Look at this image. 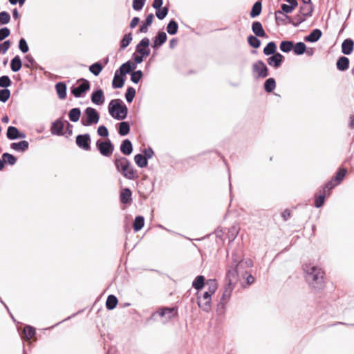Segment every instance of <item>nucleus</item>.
I'll list each match as a JSON object with an SVG mask.
<instances>
[{"label":"nucleus","mask_w":354,"mask_h":354,"mask_svg":"<svg viewBox=\"0 0 354 354\" xmlns=\"http://www.w3.org/2000/svg\"><path fill=\"white\" fill-rule=\"evenodd\" d=\"M7 137L9 139L14 140L17 138H24L25 133L19 132V130L15 127H9L7 131Z\"/></svg>","instance_id":"obj_13"},{"label":"nucleus","mask_w":354,"mask_h":354,"mask_svg":"<svg viewBox=\"0 0 354 354\" xmlns=\"http://www.w3.org/2000/svg\"><path fill=\"white\" fill-rule=\"evenodd\" d=\"M10 80L8 76H2L0 77V86L8 87L10 85Z\"/></svg>","instance_id":"obj_52"},{"label":"nucleus","mask_w":354,"mask_h":354,"mask_svg":"<svg viewBox=\"0 0 354 354\" xmlns=\"http://www.w3.org/2000/svg\"><path fill=\"white\" fill-rule=\"evenodd\" d=\"M176 315V310L174 308H163L153 313L152 317L154 319L160 317L162 322H165L175 317Z\"/></svg>","instance_id":"obj_4"},{"label":"nucleus","mask_w":354,"mask_h":354,"mask_svg":"<svg viewBox=\"0 0 354 354\" xmlns=\"http://www.w3.org/2000/svg\"><path fill=\"white\" fill-rule=\"evenodd\" d=\"M252 29L253 32L257 37H266L265 30L263 28L261 24L259 21H255L252 24Z\"/></svg>","instance_id":"obj_18"},{"label":"nucleus","mask_w":354,"mask_h":354,"mask_svg":"<svg viewBox=\"0 0 354 354\" xmlns=\"http://www.w3.org/2000/svg\"><path fill=\"white\" fill-rule=\"evenodd\" d=\"M293 6L287 4H282L281 5V10L285 13H290L292 12V10L295 9Z\"/></svg>","instance_id":"obj_58"},{"label":"nucleus","mask_w":354,"mask_h":354,"mask_svg":"<svg viewBox=\"0 0 354 354\" xmlns=\"http://www.w3.org/2000/svg\"><path fill=\"white\" fill-rule=\"evenodd\" d=\"M205 278L203 276H198L193 281V287L196 290H201L205 286Z\"/></svg>","instance_id":"obj_31"},{"label":"nucleus","mask_w":354,"mask_h":354,"mask_svg":"<svg viewBox=\"0 0 354 354\" xmlns=\"http://www.w3.org/2000/svg\"><path fill=\"white\" fill-rule=\"evenodd\" d=\"M276 50H277V46H276L275 43L273 41H270L263 48V53L266 55H274L276 53H275Z\"/></svg>","instance_id":"obj_28"},{"label":"nucleus","mask_w":354,"mask_h":354,"mask_svg":"<svg viewBox=\"0 0 354 354\" xmlns=\"http://www.w3.org/2000/svg\"><path fill=\"white\" fill-rule=\"evenodd\" d=\"M120 150L122 153L125 155H129L131 153L133 148L132 145L130 140H124L120 146Z\"/></svg>","instance_id":"obj_19"},{"label":"nucleus","mask_w":354,"mask_h":354,"mask_svg":"<svg viewBox=\"0 0 354 354\" xmlns=\"http://www.w3.org/2000/svg\"><path fill=\"white\" fill-rule=\"evenodd\" d=\"M10 66L12 71L14 72H17L21 69V61L19 57L16 56L12 59Z\"/></svg>","instance_id":"obj_30"},{"label":"nucleus","mask_w":354,"mask_h":354,"mask_svg":"<svg viewBox=\"0 0 354 354\" xmlns=\"http://www.w3.org/2000/svg\"><path fill=\"white\" fill-rule=\"evenodd\" d=\"M206 291L204 293H207L209 297H211L216 292L218 284L216 280L209 279L205 282V286Z\"/></svg>","instance_id":"obj_15"},{"label":"nucleus","mask_w":354,"mask_h":354,"mask_svg":"<svg viewBox=\"0 0 354 354\" xmlns=\"http://www.w3.org/2000/svg\"><path fill=\"white\" fill-rule=\"evenodd\" d=\"M283 57L280 53H275L268 59V64L273 67L278 68L282 61Z\"/></svg>","instance_id":"obj_14"},{"label":"nucleus","mask_w":354,"mask_h":354,"mask_svg":"<svg viewBox=\"0 0 354 354\" xmlns=\"http://www.w3.org/2000/svg\"><path fill=\"white\" fill-rule=\"evenodd\" d=\"M86 115V120H82V124L84 126H89L93 124H97L99 122L100 116L97 111L92 108L88 107L84 111Z\"/></svg>","instance_id":"obj_5"},{"label":"nucleus","mask_w":354,"mask_h":354,"mask_svg":"<svg viewBox=\"0 0 354 354\" xmlns=\"http://www.w3.org/2000/svg\"><path fill=\"white\" fill-rule=\"evenodd\" d=\"M252 71L257 77H266L268 75V68L262 61L256 62L252 66Z\"/></svg>","instance_id":"obj_6"},{"label":"nucleus","mask_w":354,"mask_h":354,"mask_svg":"<svg viewBox=\"0 0 354 354\" xmlns=\"http://www.w3.org/2000/svg\"><path fill=\"white\" fill-rule=\"evenodd\" d=\"M153 19V15L149 14L145 21V23L140 26V31L141 32H147L148 30V27L152 24Z\"/></svg>","instance_id":"obj_29"},{"label":"nucleus","mask_w":354,"mask_h":354,"mask_svg":"<svg viewBox=\"0 0 354 354\" xmlns=\"http://www.w3.org/2000/svg\"><path fill=\"white\" fill-rule=\"evenodd\" d=\"M145 0H133V8L135 10H140L145 6Z\"/></svg>","instance_id":"obj_51"},{"label":"nucleus","mask_w":354,"mask_h":354,"mask_svg":"<svg viewBox=\"0 0 354 354\" xmlns=\"http://www.w3.org/2000/svg\"><path fill=\"white\" fill-rule=\"evenodd\" d=\"M135 162L139 167H145L147 165L148 161L146 156L142 154H137L134 157Z\"/></svg>","instance_id":"obj_25"},{"label":"nucleus","mask_w":354,"mask_h":354,"mask_svg":"<svg viewBox=\"0 0 354 354\" xmlns=\"http://www.w3.org/2000/svg\"><path fill=\"white\" fill-rule=\"evenodd\" d=\"M248 40L249 44L255 48H259L261 45L260 40L254 36H252V35L248 37Z\"/></svg>","instance_id":"obj_45"},{"label":"nucleus","mask_w":354,"mask_h":354,"mask_svg":"<svg viewBox=\"0 0 354 354\" xmlns=\"http://www.w3.org/2000/svg\"><path fill=\"white\" fill-rule=\"evenodd\" d=\"M275 86H276V82H275L274 79H273V78H268L265 82V84H264L265 90L268 93L272 92L275 88Z\"/></svg>","instance_id":"obj_37"},{"label":"nucleus","mask_w":354,"mask_h":354,"mask_svg":"<svg viewBox=\"0 0 354 354\" xmlns=\"http://www.w3.org/2000/svg\"><path fill=\"white\" fill-rule=\"evenodd\" d=\"M349 66V59L346 57H341L337 62V68L339 71H346Z\"/></svg>","instance_id":"obj_20"},{"label":"nucleus","mask_w":354,"mask_h":354,"mask_svg":"<svg viewBox=\"0 0 354 354\" xmlns=\"http://www.w3.org/2000/svg\"><path fill=\"white\" fill-rule=\"evenodd\" d=\"M156 10V15L159 19H163L168 13V9L166 7L162 8L160 7L159 9Z\"/></svg>","instance_id":"obj_46"},{"label":"nucleus","mask_w":354,"mask_h":354,"mask_svg":"<svg viewBox=\"0 0 354 354\" xmlns=\"http://www.w3.org/2000/svg\"><path fill=\"white\" fill-rule=\"evenodd\" d=\"M2 159L4 163H8L11 165H13L16 162L15 157L10 153H5L2 156Z\"/></svg>","instance_id":"obj_40"},{"label":"nucleus","mask_w":354,"mask_h":354,"mask_svg":"<svg viewBox=\"0 0 354 354\" xmlns=\"http://www.w3.org/2000/svg\"><path fill=\"white\" fill-rule=\"evenodd\" d=\"M77 145L84 150L90 149V136L88 134L79 135L76 138Z\"/></svg>","instance_id":"obj_11"},{"label":"nucleus","mask_w":354,"mask_h":354,"mask_svg":"<svg viewBox=\"0 0 354 354\" xmlns=\"http://www.w3.org/2000/svg\"><path fill=\"white\" fill-rule=\"evenodd\" d=\"M96 145L100 152L103 156H110L112 154L113 151V146L109 140L106 142L98 140Z\"/></svg>","instance_id":"obj_7"},{"label":"nucleus","mask_w":354,"mask_h":354,"mask_svg":"<svg viewBox=\"0 0 354 354\" xmlns=\"http://www.w3.org/2000/svg\"><path fill=\"white\" fill-rule=\"evenodd\" d=\"M28 142L26 140L11 144V148L16 151H25L28 148Z\"/></svg>","instance_id":"obj_24"},{"label":"nucleus","mask_w":354,"mask_h":354,"mask_svg":"<svg viewBox=\"0 0 354 354\" xmlns=\"http://www.w3.org/2000/svg\"><path fill=\"white\" fill-rule=\"evenodd\" d=\"M354 43L353 40L345 39L342 44V51L345 55H350L353 50Z\"/></svg>","instance_id":"obj_16"},{"label":"nucleus","mask_w":354,"mask_h":354,"mask_svg":"<svg viewBox=\"0 0 354 354\" xmlns=\"http://www.w3.org/2000/svg\"><path fill=\"white\" fill-rule=\"evenodd\" d=\"M63 129L64 124L61 120H56L51 126V133L55 135H62Z\"/></svg>","instance_id":"obj_17"},{"label":"nucleus","mask_w":354,"mask_h":354,"mask_svg":"<svg viewBox=\"0 0 354 354\" xmlns=\"http://www.w3.org/2000/svg\"><path fill=\"white\" fill-rule=\"evenodd\" d=\"M198 305L204 311H209L211 308V297L204 293L202 297L198 296Z\"/></svg>","instance_id":"obj_9"},{"label":"nucleus","mask_w":354,"mask_h":354,"mask_svg":"<svg viewBox=\"0 0 354 354\" xmlns=\"http://www.w3.org/2000/svg\"><path fill=\"white\" fill-rule=\"evenodd\" d=\"M102 70V66L99 63H95L89 67V71L94 75H98Z\"/></svg>","instance_id":"obj_41"},{"label":"nucleus","mask_w":354,"mask_h":354,"mask_svg":"<svg viewBox=\"0 0 354 354\" xmlns=\"http://www.w3.org/2000/svg\"><path fill=\"white\" fill-rule=\"evenodd\" d=\"M145 156H146L147 158H150L152 157L153 151L151 149H149L145 151Z\"/></svg>","instance_id":"obj_64"},{"label":"nucleus","mask_w":354,"mask_h":354,"mask_svg":"<svg viewBox=\"0 0 354 354\" xmlns=\"http://www.w3.org/2000/svg\"><path fill=\"white\" fill-rule=\"evenodd\" d=\"M167 40V35L165 32H162L158 34V35L154 39V46H158L165 43Z\"/></svg>","instance_id":"obj_39"},{"label":"nucleus","mask_w":354,"mask_h":354,"mask_svg":"<svg viewBox=\"0 0 354 354\" xmlns=\"http://www.w3.org/2000/svg\"><path fill=\"white\" fill-rule=\"evenodd\" d=\"M97 133L100 136H103V137H107L108 135H109V131H108V129L106 127L104 126H100L97 129Z\"/></svg>","instance_id":"obj_55"},{"label":"nucleus","mask_w":354,"mask_h":354,"mask_svg":"<svg viewBox=\"0 0 354 354\" xmlns=\"http://www.w3.org/2000/svg\"><path fill=\"white\" fill-rule=\"evenodd\" d=\"M322 36V32L319 29H315L311 33L305 37V41L309 42L317 41Z\"/></svg>","instance_id":"obj_21"},{"label":"nucleus","mask_w":354,"mask_h":354,"mask_svg":"<svg viewBox=\"0 0 354 354\" xmlns=\"http://www.w3.org/2000/svg\"><path fill=\"white\" fill-rule=\"evenodd\" d=\"M10 35V30L8 28H2L0 29V41L4 39Z\"/></svg>","instance_id":"obj_56"},{"label":"nucleus","mask_w":354,"mask_h":354,"mask_svg":"<svg viewBox=\"0 0 354 354\" xmlns=\"http://www.w3.org/2000/svg\"><path fill=\"white\" fill-rule=\"evenodd\" d=\"M115 165L118 171L121 172L125 178L130 180L136 178V172L131 167L130 162L126 158L121 157L116 158Z\"/></svg>","instance_id":"obj_2"},{"label":"nucleus","mask_w":354,"mask_h":354,"mask_svg":"<svg viewBox=\"0 0 354 354\" xmlns=\"http://www.w3.org/2000/svg\"><path fill=\"white\" fill-rule=\"evenodd\" d=\"M139 21H140V19L138 17L133 18V19L131 20V24H130L131 28H135L138 25Z\"/></svg>","instance_id":"obj_63"},{"label":"nucleus","mask_w":354,"mask_h":354,"mask_svg":"<svg viewBox=\"0 0 354 354\" xmlns=\"http://www.w3.org/2000/svg\"><path fill=\"white\" fill-rule=\"evenodd\" d=\"M109 112L113 118L123 120L127 117V108L120 100H112L109 104Z\"/></svg>","instance_id":"obj_1"},{"label":"nucleus","mask_w":354,"mask_h":354,"mask_svg":"<svg viewBox=\"0 0 354 354\" xmlns=\"http://www.w3.org/2000/svg\"><path fill=\"white\" fill-rule=\"evenodd\" d=\"M133 68H135V66H133ZM131 70V64L129 62L124 63L120 67V74L122 75H126L129 73Z\"/></svg>","instance_id":"obj_42"},{"label":"nucleus","mask_w":354,"mask_h":354,"mask_svg":"<svg viewBox=\"0 0 354 354\" xmlns=\"http://www.w3.org/2000/svg\"><path fill=\"white\" fill-rule=\"evenodd\" d=\"M10 96V92L8 89L5 88L0 90V101L5 102H6Z\"/></svg>","instance_id":"obj_47"},{"label":"nucleus","mask_w":354,"mask_h":354,"mask_svg":"<svg viewBox=\"0 0 354 354\" xmlns=\"http://www.w3.org/2000/svg\"><path fill=\"white\" fill-rule=\"evenodd\" d=\"M24 336L27 339H31L35 334V330L31 326H26L24 329Z\"/></svg>","instance_id":"obj_44"},{"label":"nucleus","mask_w":354,"mask_h":354,"mask_svg":"<svg viewBox=\"0 0 354 354\" xmlns=\"http://www.w3.org/2000/svg\"><path fill=\"white\" fill-rule=\"evenodd\" d=\"M120 200L122 203H128L131 201V192L129 189L125 188L121 191Z\"/></svg>","instance_id":"obj_23"},{"label":"nucleus","mask_w":354,"mask_h":354,"mask_svg":"<svg viewBox=\"0 0 354 354\" xmlns=\"http://www.w3.org/2000/svg\"><path fill=\"white\" fill-rule=\"evenodd\" d=\"M261 2H256L252 8L250 16L254 18L259 15L261 12Z\"/></svg>","instance_id":"obj_38"},{"label":"nucleus","mask_w":354,"mask_h":354,"mask_svg":"<svg viewBox=\"0 0 354 354\" xmlns=\"http://www.w3.org/2000/svg\"><path fill=\"white\" fill-rule=\"evenodd\" d=\"M118 304V299L114 295H109L106 299V306L109 310H112L115 308Z\"/></svg>","instance_id":"obj_32"},{"label":"nucleus","mask_w":354,"mask_h":354,"mask_svg":"<svg viewBox=\"0 0 354 354\" xmlns=\"http://www.w3.org/2000/svg\"><path fill=\"white\" fill-rule=\"evenodd\" d=\"M136 95V90L130 87L127 89V91L126 93V100L128 102H131L135 97Z\"/></svg>","instance_id":"obj_48"},{"label":"nucleus","mask_w":354,"mask_h":354,"mask_svg":"<svg viewBox=\"0 0 354 354\" xmlns=\"http://www.w3.org/2000/svg\"><path fill=\"white\" fill-rule=\"evenodd\" d=\"M144 223H145V219L142 216H138L136 217L134 223H133L134 230L136 232L140 230L143 227Z\"/></svg>","instance_id":"obj_35"},{"label":"nucleus","mask_w":354,"mask_h":354,"mask_svg":"<svg viewBox=\"0 0 354 354\" xmlns=\"http://www.w3.org/2000/svg\"><path fill=\"white\" fill-rule=\"evenodd\" d=\"M130 127L127 122H122L119 125L118 133L120 136H126L129 133Z\"/></svg>","instance_id":"obj_33"},{"label":"nucleus","mask_w":354,"mask_h":354,"mask_svg":"<svg viewBox=\"0 0 354 354\" xmlns=\"http://www.w3.org/2000/svg\"><path fill=\"white\" fill-rule=\"evenodd\" d=\"M144 57H145L136 53V54L134 56V61L136 63L140 64L143 61Z\"/></svg>","instance_id":"obj_62"},{"label":"nucleus","mask_w":354,"mask_h":354,"mask_svg":"<svg viewBox=\"0 0 354 354\" xmlns=\"http://www.w3.org/2000/svg\"><path fill=\"white\" fill-rule=\"evenodd\" d=\"M149 45V39L148 38H143L137 46L136 53L142 55V56L147 57L150 53V50L148 48Z\"/></svg>","instance_id":"obj_10"},{"label":"nucleus","mask_w":354,"mask_h":354,"mask_svg":"<svg viewBox=\"0 0 354 354\" xmlns=\"http://www.w3.org/2000/svg\"><path fill=\"white\" fill-rule=\"evenodd\" d=\"M81 83L77 86L72 88L71 93L75 97H79L82 93H85L90 88V83L86 80H80Z\"/></svg>","instance_id":"obj_8"},{"label":"nucleus","mask_w":354,"mask_h":354,"mask_svg":"<svg viewBox=\"0 0 354 354\" xmlns=\"http://www.w3.org/2000/svg\"><path fill=\"white\" fill-rule=\"evenodd\" d=\"M10 43L9 41H4L2 44L0 45V51L3 53H5L10 48Z\"/></svg>","instance_id":"obj_57"},{"label":"nucleus","mask_w":354,"mask_h":354,"mask_svg":"<svg viewBox=\"0 0 354 354\" xmlns=\"http://www.w3.org/2000/svg\"><path fill=\"white\" fill-rule=\"evenodd\" d=\"M306 46L303 42H298L293 44L292 50L296 55H302L306 50Z\"/></svg>","instance_id":"obj_34"},{"label":"nucleus","mask_w":354,"mask_h":354,"mask_svg":"<svg viewBox=\"0 0 354 354\" xmlns=\"http://www.w3.org/2000/svg\"><path fill=\"white\" fill-rule=\"evenodd\" d=\"M162 5V0H153L152 6L155 9H159Z\"/></svg>","instance_id":"obj_61"},{"label":"nucleus","mask_w":354,"mask_h":354,"mask_svg":"<svg viewBox=\"0 0 354 354\" xmlns=\"http://www.w3.org/2000/svg\"><path fill=\"white\" fill-rule=\"evenodd\" d=\"M142 77V73L141 71H137L132 73L131 75V80L134 83H138Z\"/></svg>","instance_id":"obj_49"},{"label":"nucleus","mask_w":354,"mask_h":354,"mask_svg":"<svg viewBox=\"0 0 354 354\" xmlns=\"http://www.w3.org/2000/svg\"><path fill=\"white\" fill-rule=\"evenodd\" d=\"M91 101L97 105H102L104 102V95L102 90L99 89L94 91L91 95Z\"/></svg>","instance_id":"obj_12"},{"label":"nucleus","mask_w":354,"mask_h":354,"mask_svg":"<svg viewBox=\"0 0 354 354\" xmlns=\"http://www.w3.org/2000/svg\"><path fill=\"white\" fill-rule=\"evenodd\" d=\"M132 40V37L131 35H126L124 38L121 41V47L122 48H126L128 46Z\"/></svg>","instance_id":"obj_53"},{"label":"nucleus","mask_w":354,"mask_h":354,"mask_svg":"<svg viewBox=\"0 0 354 354\" xmlns=\"http://www.w3.org/2000/svg\"><path fill=\"white\" fill-rule=\"evenodd\" d=\"M293 43L290 41H283L280 44V50L283 53H288L292 50Z\"/></svg>","instance_id":"obj_36"},{"label":"nucleus","mask_w":354,"mask_h":354,"mask_svg":"<svg viewBox=\"0 0 354 354\" xmlns=\"http://www.w3.org/2000/svg\"><path fill=\"white\" fill-rule=\"evenodd\" d=\"M324 202V196H319L315 199V206L317 207H321Z\"/></svg>","instance_id":"obj_60"},{"label":"nucleus","mask_w":354,"mask_h":354,"mask_svg":"<svg viewBox=\"0 0 354 354\" xmlns=\"http://www.w3.org/2000/svg\"><path fill=\"white\" fill-rule=\"evenodd\" d=\"M81 115L80 109L78 108L72 109L68 113V117L71 121L76 122L80 120Z\"/></svg>","instance_id":"obj_27"},{"label":"nucleus","mask_w":354,"mask_h":354,"mask_svg":"<svg viewBox=\"0 0 354 354\" xmlns=\"http://www.w3.org/2000/svg\"><path fill=\"white\" fill-rule=\"evenodd\" d=\"M304 270L307 273L306 279L310 283H322L323 280L324 272L320 268L314 266L310 267L306 266L304 268Z\"/></svg>","instance_id":"obj_3"},{"label":"nucleus","mask_w":354,"mask_h":354,"mask_svg":"<svg viewBox=\"0 0 354 354\" xmlns=\"http://www.w3.org/2000/svg\"><path fill=\"white\" fill-rule=\"evenodd\" d=\"M19 48L23 53H27L28 51V46L24 39H21L19 44Z\"/></svg>","instance_id":"obj_54"},{"label":"nucleus","mask_w":354,"mask_h":354,"mask_svg":"<svg viewBox=\"0 0 354 354\" xmlns=\"http://www.w3.org/2000/svg\"><path fill=\"white\" fill-rule=\"evenodd\" d=\"M10 17L7 12H0V24H6L10 21Z\"/></svg>","instance_id":"obj_50"},{"label":"nucleus","mask_w":354,"mask_h":354,"mask_svg":"<svg viewBox=\"0 0 354 354\" xmlns=\"http://www.w3.org/2000/svg\"><path fill=\"white\" fill-rule=\"evenodd\" d=\"M124 84V78L123 75L121 74H118V71L115 73L113 80V86L114 88H121Z\"/></svg>","instance_id":"obj_26"},{"label":"nucleus","mask_w":354,"mask_h":354,"mask_svg":"<svg viewBox=\"0 0 354 354\" xmlns=\"http://www.w3.org/2000/svg\"><path fill=\"white\" fill-rule=\"evenodd\" d=\"M167 32L170 35H174L178 30V24L174 21H171L167 27Z\"/></svg>","instance_id":"obj_43"},{"label":"nucleus","mask_w":354,"mask_h":354,"mask_svg":"<svg viewBox=\"0 0 354 354\" xmlns=\"http://www.w3.org/2000/svg\"><path fill=\"white\" fill-rule=\"evenodd\" d=\"M57 93L60 99H64L66 96V86L64 83L59 82L55 85Z\"/></svg>","instance_id":"obj_22"},{"label":"nucleus","mask_w":354,"mask_h":354,"mask_svg":"<svg viewBox=\"0 0 354 354\" xmlns=\"http://www.w3.org/2000/svg\"><path fill=\"white\" fill-rule=\"evenodd\" d=\"M346 173V170L345 169H340L338 171L337 176H336L337 180H338V182L341 181L345 176Z\"/></svg>","instance_id":"obj_59"}]
</instances>
